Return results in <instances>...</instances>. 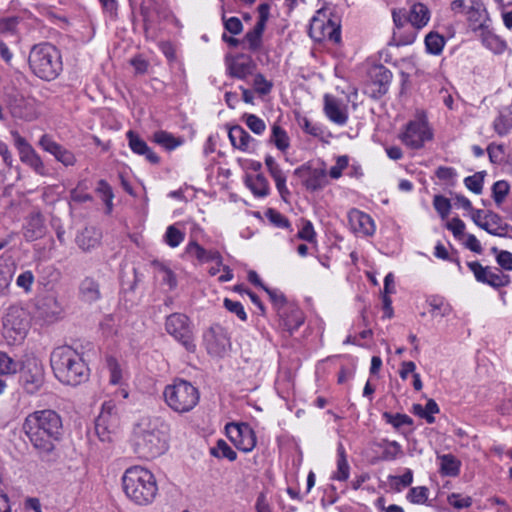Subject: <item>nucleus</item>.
Segmentation results:
<instances>
[{
    "instance_id": "1",
    "label": "nucleus",
    "mask_w": 512,
    "mask_h": 512,
    "mask_svg": "<svg viewBox=\"0 0 512 512\" xmlns=\"http://www.w3.org/2000/svg\"><path fill=\"white\" fill-rule=\"evenodd\" d=\"M62 419L51 409L34 411L24 419L22 429L40 456H48L62 436Z\"/></svg>"
},
{
    "instance_id": "2",
    "label": "nucleus",
    "mask_w": 512,
    "mask_h": 512,
    "mask_svg": "<svg viewBox=\"0 0 512 512\" xmlns=\"http://www.w3.org/2000/svg\"><path fill=\"white\" fill-rule=\"evenodd\" d=\"M168 425L160 418H148L139 422L134 429L136 452L143 458L152 459L167 449Z\"/></svg>"
},
{
    "instance_id": "3",
    "label": "nucleus",
    "mask_w": 512,
    "mask_h": 512,
    "mask_svg": "<svg viewBox=\"0 0 512 512\" xmlns=\"http://www.w3.org/2000/svg\"><path fill=\"white\" fill-rule=\"evenodd\" d=\"M122 486L126 497L139 506L152 504L158 494L155 476L142 466L127 468L122 476Z\"/></svg>"
},
{
    "instance_id": "4",
    "label": "nucleus",
    "mask_w": 512,
    "mask_h": 512,
    "mask_svg": "<svg viewBox=\"0 0 512 512\" xmlns=\"http://www.w3.org/2000/svg\"><path fill=\"white\" fill-rule=\"evenodd\" d=\"M55 376L68 385H79L89 377V368L77 351L69 346H60L53 350L50 357Z\"/></svg>"
},
{
    "instance_id": "5",
    "label": "nucleus",
    "mask_w": 512,
    "mask_h": 512,
    "mask_svg": "<svg viewBox=\"0 0 512 512\" xmlns=\"http://www.w3.org/2000/svg\"><path fill=\"white\" fill-rule=\"evenodd\" d=\"M28 62L32 72L46 81L56 79L63 68L60 51L50 43L34 45Z\"/></svg>"
},
{
    "instance_id": "6",
    "label": "nucleus",
    "mask_w": 512,
    "mask_h": 512,
    "mask_svg": "<svg viewBox=\"0 0 512 512\" xmlns=\"http://www.w3.org/2000/svg\"><path fill=\"white\" fill-rule=\"evenodd\" d=\"M166 404L175 412L185 413L198 403L200 395L196 387L182 379L167 385L163 392Z\"/></svg>"
},
{
    "instance_id": "7",
    "label": "nucleus",
    "mask_w": 512,
    "mask_h": 512,
    "mask_svg": "<svg viewBox=\"0 0 512 512\" xmlns=\"http://www.w3.org/2000/svg\"><path fill=\"white\" fill-rule=\"evenodd\" d=\"M165 329L174 339L180 342L187 351L194 352L193 332L189 318L181 313H173L166 318Z\"/></svg>"
},
{
    "instance_id": "8",
    "label": "nucleus",
    "mask_w": 512,
    "mask_h": 512,
    "mask_svg": "<svg viewBox=\"0 0 512 512\" xmlns=\"http://www.w3.org/2000/svg\"><path fill=\"white\" fill-rule=\"evenodd\" d=\"M432 138L433 133L424 114L410 121L406 125L405 131L400 135L401 141L411 149L422 148L424 143L432 140Z\"/></svg>"
},
{
    "instance_id": "9",
    "label": "nucleus",
    "mask_w": 512,
    "mask_h": 512,
    "mask_svg": "<svg viewBox=\"0 0 512 512\" xmlns=\"http://www.w3.org/2000/svg\"><path fill=\"white\" fill-rule=\"evenodd\" d=\"M3 326L10 338L21 341L29 330V318L27 311L19 306H11L3 318Z\"/></svg>"
},
{
    "instance_id": "10",
    "label": "nucleus",
    "mask_w": 512,
    "mask_h": 512,
    "mask_svg": "<svg viewBox=\"0 0 512 512\" xmlns=\"http://www.w3.org/2000/svg\"><path fill=\"white\" fill-rule=\"evenodd\" d=\"M467 266L474 274L475 279L493 288H502L510 284V276L504 274L499 268L482 266L478 261L468 262Z\"/></svg>"
},
{
    "instance_id": "11",
    "label": "nucleus",
    "mask_w": 512,
    "mask_h": 512,
    "mask_svg": "<svg viewBox=\"0 0 512 512\" xmlns=\"http://www.w3.org/2000/svg\"><path fill=\"white\" fill-rule=\"evenodd\" d=\"M117 425L116 405L111 401L105 402L95 422V430L99 439L102 442L112 441V435L115 433Z\"/></svg>"
},
{
    "instance_id": "12",
    "label": "nucleus",
    "mask_w": 512,
    "mask_h": 512,
    "mask_svg": "<svg viewBox=\"0 0 512 512\" xmlns=\"http://www.w3.org/2000/svg\"><path fill=\"white\" fill-rule=\"evenodd\" d=\"M309 34L315 41L330 40L335 43L340 41V28L331 19H326L325 14L317 12L310 22Z\"/></svg>"
},
{
    "instance_id": "13",
    "label": "nucleus",
    "mask_w": 512,
    "mask_h": 512,
    "mask_svg": "<svg viewBox=\"0 0 512 512\" xmlns=\"http://www.w3.org/2000/svg\"><path fill=\"white\" fill-rule=\"evenodd\" d=\"M203 339L208 353L214 356H223L231 346L226 330L218 324L212 325Z\"/></svg>"
},
{
    "instance_id": "14",
    "label": "nucleus",
    "mask_w": 512,
    "mask_h": 512,
    "mask_svg": "<svg viewBox=\"0 0 512 512\" xmlns=\"http://www.w3.org/2000/svg\"><path fill=\"white\" fill-rule=\"evenodd\" d=\"M226 433L237 449L243 452H250L256 445V437L248 424L226 425Z\"/></svg>"
},
{
    "instance_id": "15",
    "label": "nucleus",
    "mask_w": 512,
    "mask_h": 512,
    "mask_svg": "<svg viewBox=\"0 0 512 512\" xmlns=\"http://www.w3.org/2000/svg\"><path fill=\"white\" fill-rule=\"evenodd\" d=\"M225 64L227 74L241 80L253 75L257 68L255 61L246 54L228 55L225 58Z\"/></svg>"
},
{
    "instance_id": "16",
    "label": "nucleus",
    "mask_w": 512,
    "mask_h": 512,
    "mask_svg": "<svg viewBox=\"0 0 512 512\" xmlns=\"http://www.w3.org/2000/svg\"><path fill=\"white\" fill-rule=\"evenodd\" d=\"M7 109L15 119L32 121L37 117L33 101L22 96L9 95L7 98Z\"/></svg>"
},
{
    "instance_id": "17",
    "label": "nucleus",
    "mask_w": 512,
    "mask_h": 512,
    "mask_svg": "<svg viewBox=\"0 0 512 512\" xmlns=\"http://www.w3.org/2000/svg\"><path fill=\"white\" fill-rule=\"evenodd\" d=\"M259 18L254 25L253 29L245 34L244 41L248 43V48L251 51H257L262 45V35L265 30L266 22L269 15V5L264 3L259 5Z\"/></svg>"
},
{
    "instance_id": "18",
    "label": "nucleus",
    "mask_w": 512,
    "mask_h": 512,
    "mask_svg": "<svg viewBox=\"0 0 512 512\" xmlns=\"http://www.w3.org/2000/svg\"><path fill=\"white\" fill-rule=\"evenodd\" d=\"M40 146L52 154L59 162L65 166H73L76 163L75 155L53 140L50 135L44 134L39 140Z\"/></svg>"
},
{
    "instance_id": "19",
    "label": "nucleus",
    "mask_w": 512,
    "mask_h": 512,
    "mask_svg": "<svg viewBox=\"0 0 512 512\" xmlns=\"http://www.w3.org/2000/svg\"><path fill=\"white\" fill-rule=\"evenodd\" d=\"M38 315L45 321L54 322L63 313V306L54 294L42 297L36 305Z\"/></svg>"
},
{
    "instance_id": "20",
    "label": "nucleus",
    "mask_w": 512,
    "mask_h": 512,
    "mask_svg": "<svg viewBox=\"0 0 512 512\" xmlns=\"http://www.w3.org/2000/svg\"><path fill=\"white\" fill-rule=\"evenodd\" d=\"M20 381L29 394L36 393L44 382V373L40 366L34 364L24 369L20 375Z\"/></svg>"
},
{
    "instance_id": "21",
    "label": "nucleus",
    "mask_w": 512,
    "mask_h": 512,
    "mask_svg": "<svg viewBox=\"0 0 512 512\" xmlns=\"http://www.w3.org/2000/svg\"><path fill=\"white\" fill-rule=\"evenodd\" d=\"M324 112L325 115L337 125H344L348 120V113L341 101L335 97L326 94L324 96Z\"/></svg>"
},
{
    "instance_id": "22",
    "label": "nucleus",
    "mask_w": 512,
    "mask_h": 512,
    "mask_svg": "<svg viewBox=\"0 0 512 512\" xmlns=\"http://www.w3.org/2000/svg\"><path fill=\"white\" fill-rule=\"evenodd\" d=\"M185 253L195 257L200 263L215 261L216 264L222 266L223 259L221 254L216 250H206L196 241H190L185 248Z\"/></svg>"
},
{
    "instance_id": "23",
    "label": "nucleus",
    "mask_w": 512,
    "mask_h": 512,
    "mask_svg": "<svg viewBox=\"0 0 512 512\" xmlns=\"http://www.w3.org/2000/svg\"><path fill=\"white\" fill-rule=\"evenodd\" d=\"M508 228L509 225L503 222L500 215L490 210L486 211L481 229L491 235L503 237L506 235Z\"/></svg>"
},
{
    "instance_id": "24",
    "label": "nucleus",
    "mask_w": 512,
    "mask_h": 512,
    "mask_svg": "<svg viewBox=\"0 0 512 512\" xmlns=\"http://www.w3.org/2000/svg\"><path fill=\"white\" fill-rule=\"evenodd\" d=\"M349 221L355 231L364 235H372L375 231L372 218L359 210L353 209L349 212Z\"/></svg>"
},
{
    "instance_id": "25",
    "label": "nucleus",
    "mask_w": 512,
    "mask_h": 512,
    "mask_svg": "<svg viewBox=\"0 0 512 512\" xmlns=\"http://www.w3.org/2000/svg\"><path fill=\"white\" fill-rule=\"evenodd\" d=\"M430 16V10L425 4L420 2L414 3L408 14V22L412 28L420 30L428 24Z\"/></svg>"
},
{
    "instance_id": "26",
    "label": "nucleus",
    "mask_w": 512,
    "mask_h": 512,
    "mask_svg": "<svg viewBox=\"0 0 512 512\" xmlns=\"http://www.w3.org/2000/svg\"><path fill=\"white\" fill-rule=\"evenodd\" d=\"M101 237L98 229L86 227L76 236V243L81 250L90 251L99 245Z\"/></svg>"
},
{
    "instance_id": "27",
    "label": "nucleus",
    "mask_w": 512,
    "mask_h": 512,
    "mask_svg": "<svg viewBox=\"0 0 512 512\" xmlns=\"http://www.w3.org/2000/svg\"><path fill=\"white\" fill-rule=\"evenodd\" d=\"M45 234L44 218L40 213H32L28 217L24 230V237L28 241H35Z\"/></svg>"
},
{
    "instance_id": "28",
    "label": "nucleus",
    "mask_w": 512,
    "mask_h": 512,
    "mask_svg": "<svg viewBox=\"0 0 512 512\" xmlns=\"http://www.w3.org/2000/svg\"><path fill=\"white\" fill-rule=\"evenodd\" d=\"M79 295L82 301L93 303L100 299V287L96 280L91 277L83 279L79 286Z\"/></svg>"
},
{
    "instance_id": "29",
    "label": "nucleus",
    "mask_w": 512,
    "mask_h": 512,
    "mask_svg": "<svg viewBox=\"0 0 512 512\" xmlns=\"http://www.w3.org/2000/svg\"><path fill=\"white\" fill-rule=\"evenodd\" d=\"M228 136L232 146L241 151H248L250 142L254 141L249 133L239 125L231 127Z\"/></svg>"
},
{
    "instance_id": "30",
    "label": "nucleus",
    "mask_w": 512,
    "mask_h": 512,
    "mask_svg": "<svg viewBox=\"0 0 512 512\" xmlns=\"http://www.w3.org/2000/svg\"><path fill=\"white\" fill-rule=\"evenodd\" d=\"M481 38L483 45L495 54H502L507 49V43L489 30H483Z\"/></svg>"
},
{
    "instance_id": "31",
    "label": "nucleus",
    "mask_w": 512,
    "mask_h": 512,
    "mask_svg": "<svg viewBox=\"0 0 512 512\" xmlns=\"http://www.w3.org/2000/svg\"><path fill=\"white\" fill-rule=\"evenodd\" d=\"M370 77L375 84L379 85L378 92L385 94L387 92V86L391 81V72L384 66H375L370 71Z\"/></svg>"
},
{
    "instance_id": "32",
    "label": "nucleus",
    "mask_w": 512,
    "mask_h": 512,
    "mask_svg": "<svg viewBox=\"0 0 512 512\" xmlns=\"http://www.w3.org/2000/svg\"><path fill=\"white\" fill-rule=\"evenodd\" d=\"M246 185L257 197H265L269 194V183L268 180L262 174L256 176H247Z\"/></svg>"
},
{
    "instance_id": "33",
    "label": "nucleus",
    "mask_w": 512,
    "mask_h": 512,
    "mask_svg": "<svg viewBox=\"0 0 512 512\" xmlns=\"http://www.w3.org/2000/svg\"><path fill=\"white\" fill-rule=\"evenodd\" d=\"M441 461L440 463V473L445 476L455 477L460 472L461 462L452 454H445L439 456Z\"/></svg>"
},
{
    "instance_id": "34",
    "label": "nucleus",
    "mask_w": 512,
    "mask_h": 512,
    "mask_svg": "<svg viewBox=\"0 0 512 512\" xmlns=\"http://www.w3.org/2000/svg\"><path fill=\"white\" fill-rule=\"evenodd\" d=\"M337 471L333 475V479L338 481H346L349 477V464L346 457V452L342 444L338 445L337 448Z\"/></svg>"
},
{
    "instance_id": "35",
    "label": "nucleus",
    "mask_w": 512,
    "mask_h": 512,
    "mask_svg": "<svg viewBox=\"0 0 512 512\" xmlns=\"http://www.w3.org/2000/svg\"><path fill=\"white\" fill-rule=\"evenodd\" d=\"M270 143L274 144L278 150L285 152L290 146V139L286 131L279 125L272 126Z\"/></svg>"
},
{
    "instance_id": "36",
    "label": "nucleus",
    "mask_w": 512,
    "mask_h": 512,
    "mask_svg": "<svg viewBox=\"0 0 512 512\" xmlns=\"http://www.w3.org/2000/svg\"><path fill=\"white\" fill-rule=\"evenodd\" d=\"M495 131L499 135H504L512 128V105L500 112V115L494 122Z\"/></svg>"
},
{
    "instance_id": "37",
    "label": "nucleus",
    "mask_w": 512,
    "mask_h": 512,
    "mask_svg": "<svg viewBox=\"0 0 512 512\" xmlns=\"http://www.w3.org/2000/svg\"><path fill=\"white\" fill-rule=\"evenodd\" d=\"M326 173L323 169H313L309 171L304 185L308 190L316 191L325 185Z\"/></svg>"
},
{
    "instance_id": "38",
    "label": "nucleus",
    "mask_w": 512,
    "mask_h": 512,
    "mask_svg": "<svg viewBox=\"0 0 512 512\" xmlns=\"http://www.w3.org/2000/svg\"><path fill=\"white\" fill-rule=\"evenodd\" d=\"M153 140L168 150H173L182 144V140L175 138L171 133L160 130L153 134Z\"/></svg>"
},
{
    "instance_id": "39",
    "label": "nucleus",
    "mask_w": 512,
    "mask_h": 512,
    "mask_svg": "<svg viewBox=\"0 0 512 512\" xmlns=\"http://www.w3.org/2000/svg\"><path fill=\"white\" fill-rule=\"evenodd\" d=\"M445 45V39L436 32H430L425 37L426 50L434 55H439Z\"/></svg>"
},
{
    "instance_id": "40",
    "label": "nucleus",
    "mask_w": 512,
    "mask_h": 512,
    "mask_svg": "<svg viewBox=\"0 0 512 512\" xmlns=\"http://www.w3.org/2000/svg\"><path fill=\"white\" fill-rule=\"evenodd\" d=\"M96 192L100 195L106 206V212L109 214L113 209V198L114 194L112 187L106 180H99L96 187Z\"/></svg>"
},
{
    "instance_id": "41",
    "label": "nucleus",
    "mask_w": 512,
    "mask_h": 512,
    "mask_svg": "<svg viewBox=\"0 0 512 512\" xmlns=\"http://www.w3.org/2000/svg\"><path fill=\"white\" fill-rule=\"evenodd\" d=\"M19 370V363L6 352L0 351V375H14Z\"/></svg>"
},
{
    "instance_id": "42",
    "label": "nucleus",
    "mask_w": 512,
    "mask_h": 512,
    "mask_svg": "<svg viewBox=\"0 0 512 512\" xmlns=\"http://www.w3.org/2000/svg\"><path fill=\"white\" fill-rule=\"evenodd\" d=\"M510 191V185L505 180L497 181L492 186V198L497 205L500 207L505 201Z\"/></svg>"
},
{
    "instance_id": "43",
    "label": "nucleus",
    "mask_w": 512,
    "mask_h": 512,
    "mask_svg": "<svg viewBox=\"0 0 512 512\" xmlns=\"http://www.w3.org/2000/svg\"><path fill=\"white\" fill-rule=\"evenodd\" d=\"M210 452L217 458H227L230 461L237 458L236 452L222 439L217 441L216 446L211 448Z\"/></svg>"
},
{
    "instance_id": "44",
    "label": "nucleus",
    "mask_w": 512,
    "mask_h": 512,
    "mask_svg": "<svg viewBox=\"0 0 512 512\" xmlns=\"http://www.w3.org/2000/svg\"><path fill=\"white\" fill-rule=\"evenodd\" d=\"M185 234L181 230H179L174 225H170L166 229V233L164 235V241L165 243L171 247L176 248L178 247L184 240Z\"/></svg>"
},
{
    "instance_id": "45",
    "label": "nucleus",
    "mask_w": 512,
    "mask_h": 512,
    "mask_svg": "<svg viewBox=\"0 0 512 512\" xmlns=\"http://www.w3.org/2000/svg\"><path fill=\"white\" fill-rule=\"evenodd\" d=\"M383 418L389 424H391L395 429H400L403 425H412L413 420L406 414L396 413L392 414L389 412L383 413Z\"/></svg>"
},
{
    "instance_id": "46",
    "label": "nucleus",
    "mask_w": 512,
    "mask_h": 512,
    "mask_svg": "<svg viewBox=\"0 0 512 512\" xmlns=\"http://www.w3.org/2000/svg\"><path fill=\"white\" fill-rule=\"evenodd\" d=\"M485 172H476L472 176L464 179L465 186L475 194H481L483 191Z\"/></svg>"
},
{
    "instance_id": "47",
    "label": "nucleus",
    "mask_w": 512,
    "mask_h": 512,
    "mask_svg": "<svg viewBox=\"0 0 512 512\" xmlns=\"http://www.w3.org/2000/svg\"><path fill=\"white\" fill-rule=\"evenodd\" d=\"M253 82L252 86L256 93L260 95H267L271 92V89L273 87L272 82L268 81L263 74L256 73L253 74Z\"/></svg>"
},
{
    "instance_id": "48",
    "label": "nucleus",
    "mask_w": 512,
    "mask_h": 512,
    "mask_svg": "<svg viewBox=\"0 0 512 512\" xmlns=\"http://www.w3.org/2000/svg\"><path fill=\"white\" fill-rule=\"evenodd\" d=\"M382 458L385 460H395L403 454L401 445L396 441H384Z\"/></svg>"
},
{
    "instance_id": "49",
    "label": "nucleus",
    "mask_w": 512,
    "mask_h": 512,
    "mask_svg": "<svg viewBox=\"0 0 512 512\" xmlns=\"http://www.w3.org/2000/svg\"><path fill=\"white\" fill-rule=\"evenodd\" d=\"M20 22L19 17H7L0 19V35H16Z\"/></svg>"
},
{
    "instance_id": "50",
    "label": "nucleus",
    "mask_w": 512,
    "mask_h": 512,
    "mask_svg": "<svg viewBox=\"0 0 512 512\" xmlns=\"http://www.w3.org/2000/svg\"><path fill=\"white\" fill-rule=\"evenodd\" d=\"M106 362L110 372V383L114 385L119 384L122 379V370L118 361L110 356L106 359Z\"/></svg>"
},
{
    "instance_id": "51",
    "label": "nucleus",
    "mask_w": 512,
    "mask_h": 512,
    "mask_svg": "<svg viewBox=\"0 0 512 512\" xmlns=\"http://www.w3.org/2000/svg\"><path fill=\"white\" fill-rule=\"evenodd\" d=\"M407 498L415 504H424L428 499V489L424 486L413 487L408 493Z\"/></svg>"
},
{
    "instance_id": "52",
    "label": "nucleus",
    "mask_w": 512,
    "mask_h": 512,
    "mask_svg": "<svg viewBox=\"0 0 512 512\" xmlns=\"http://www.w3.org/2000/svg\"><path fill=\"white\" fill-rule=\"evenodd\" d=\"M245 122L248 128L255 134H262L266 129L265 122L254 114L245 115Z\"/></svg>"
},
{
    "instance_id": "53",
    "label": "nucleus",
    "mask_w": 512,
    "mask_h": 512,
    "mask_svg": "<svg viewBox=\"0 0 512 512\" xmlns=\"http://www.w3.org/2000/svg\"><path fill=\"white\" fill-rule=\"evenodd\" d=\"M417 37L416 29H411L405 33H401L400 31H394L393 40L396 44L399 45H410L412 44Z\"/></svg>"
},
{
    "instance_id": "54",
    "label": "nucleus",
    "mask_w": 512,
    "mask_h": 512,
    "mask_svg": "<svg viewBox=\"0 0 512 512\" xmlns=\"http://www.w3.org/2000/svg\"><path fill=\"white\" fill-rule=\"evenodd\" d=\"M34 283V275L30 270L24 271L16 279V285L23 289L25 293L32 291V285Z\"/></svg>"
},
{
    "instance_id": "55",
    "label": "nucleus",
    "mask_w": 512,
    "mask_h": 512,
    "mask_svg": "<svg viewBox=\"0 0 512 512\" xmlns=\"http://www.w3.org/2000/svg\"><path fill=\"white\" fill-rule=\"evenodd\" d=\"M126 135L129 140L130 149L135 154L143 152L144 148L147 146V143L132 130H129Z\"/></svg>"
},
{
    "instance_id": "56",
    "label": "nucleus",
    "mask_w": 512,
    "mask_h": 512,
    "mask_svg": "<svg viewBox=\"0 0 512 512\" xmlns=\"http://www.w3.org/2000/svg\"><path fill=\"white\" fill-rule=\"evenodd\" d=\"M224 306L229 312L235 314L241 321H245L247 319V314L240 302L225 298Z\"/></svg>"
},
{
    "instance_id": "57",
    "label": "nucleus",
    "mask_w": 512,
    "mask_h": 512,
    "mask_svg": "<svg viewBox=\"0 0 512 512\" xmlns=\"http://www.w3.org/2000/svg\"><path fill=\"white\" fill-rule=\"evenodd\" d=\"M267 218L270 220L272 224L280 228H289L290 222L289 220L282 215L280 212L274 209H268L266 212Z\"/></svg>"
},
{
    "instance_id": "58",
    "label": "nucleus",
    "mask_w": 512,
    "mask_h": 512,
    "mask_svg": "<svg viewBox=\"0 0 512 512\" xmlns=\"http://www.w3.org/2000/svg\"><path fill=\"white\" fill-rule=\"evenodd\" d=\"M433 205L442 218L448 216L451 209V204L447 198L441 195H436L433 200Z\"/></svg>"
},
{
    "instance_id": "59",
    "label": "nucleus",
    "mask_w": 512,
    "mask_h": 512,
    "mask_svg": "<svg viewBox=\"0 0 512 512\" xmlns=\"http://www.w3.org/2000/svg\"><path fill=\"white\" fill-rule=\"evenodd\" d=\"M299 125L306 133L317 138L323 137V129L319 125L313 124L309 119L305 117L302 118V120L299 121Z\"/></svg>"
},
{
    "instance_id": "60",
    "label": "nucleus",
    "mask_w": 512,
    "mask_h": 512,
    "mask_svg": "<svg viewBox=\"0 0 512 512\" xmlns=\"http://www.w3.org/2000/svg\"><path fill=\"white\" fill-rule=\"evenodd\" d=\"M225 29L233 35H238L243 30V25L238 17H223Z\"/></svg>"
},
{
    "instance_id": "61",
    "label": "nucleus",
    "mask_w": 512,
    "mask_h": 512,
    "mask_svg": "<svg viewBox=\"0 0 512 512\" xmlns=\"http://www.w3.org/2000/svg\"><path fill=\"white\" fill-rule=\"evenodd\" d=\"M448 503L457 509L468 508L472 504L471 497H462L459 494H451L448 496Z\"/></svg>"
},
{
    "instance_id": "62",
    "label": "nucleus",
    "mask_w": 512,
    "mask_h": 512,
    "mask_svg": "<svg viewBox=\"0 0 512 512\" xmlns=\"http://www.w3.org/2000/svg\"><path fill=\"white\" fill-rule=\"evenodd\" d=\"M497 264L506 271H512V253L501 250L496 256Z\"/></svg>"
},
{
    "instance_id": "63",
    "label": "nucleus",
    "mask_w": 512,
    "mask_h": 512,
    "mask_svg": "<svg viewBox=\"0 0 512 512\" xmlns=\"http://www.w3.org/2000/svg\"><path fill=\"white\" fill-rule=\"evenodd\" d=\"M446 227L450 230L456 238H460L464 235L465 223L460 218H453L447 224Z\"/></svg>"
},
{
    "instance_id": "64",
    "label": "nucleus",
    "mask_w": 512,
    "mask_h": 512,
    "mask_svg": "<svg viewBox=\"0 0 512 512\" xmlns=\"http://www.w3.org/2000/svg\"><path fill=\"white\" fill-rule=\"evenodd\" d=\"M298 237L300 239L306 240L308 242H312L315 239V231L313 225L310 221H306L302 227V229L298 232Z\"/></svg>"
}]
</instances>
